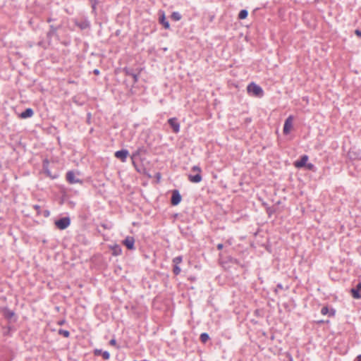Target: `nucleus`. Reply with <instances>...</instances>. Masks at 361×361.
Listing matches in <instances>:
<instances>
[{
  "mask_svg": "<svg viewBox=\"0 0 361 361\" xmlns=\"http://www.w3.org/2000/svg\"><path fill=\"white\" fill-rule=\"evenodd\" d=\"M247 90L249 94L255 97H262L264 95L262 88L255 82L250 83L247 87Z\"/></svg>",
  "mask_w": 361,
  "mask_h": 361,
  "instance_id": "1",
  "label": "nucleus"
},
{
  "mask_svg": "<svg viewBox=\"0 0 361 361\" xmlns=\"http://www.w3.org/2000/svg\"><path fill=\"white\" fill-rule=\"evenodd\" d=\"M55 226L60 230L67 228L71 224V219L68 216L62 217L54 222Z\"/></svg>",
  "mask_w": 361,
  "mask_h": 361,
  "instance_id": "2",
  "label": "nucleus"
},
{
  "mask_svg": "<svg viewBox=\"0 0 361 361\" xmlns=\"http://www.w3.org/2000/svg\"><path fill=\"white\" fill-rule=\"evenodd\" d=\"M66 179L70 184H82L83 180L78 178L73 171H68L66 175Z\"/></svg>",
  "mask_w": 361,
  "mask_h": 361,
  "instance_id": "3",
  "label": "nucleus"
},
{
  "mask_svg": "<svg viewBox=\"0 0 361 361\" xmlns=\"http://www.w3.org/2000/svg\"><path fill=\"white\" fill-rule=\"evenodd\" d=\"M173 262V273L174 275L178 276L180 274L181 269L179 267V264L183 262V257L181 255L174 257Z\"/></svg>",
  "mask_w": 361,
  "mask_h": 361,
  "instance_id": "4",
  "label": "nucleus"
},
{
  "mask_svg": "<svg viewBox=\"0 0 361 361\" xmlns=\"http://www.w3.org/2000/svg\"><path fill=\"white\" fill-rule=\"evenodd\" d=\"M61 25H49V30L47 33V38L49 43L51 42L53 37H58L57 31L61 28Z\"/></svg>",
  "mask_w": 361,
  "mask_h": 361,
  "instance_id": "5",
  "label": "nucleus"
},
{
  "mask_svg": "<svg viewBox=\"0 0 361 361\" xmlns=\"http://www.w3.org/2000/svg\"><path fill=\"white\" fill-rule=\"evenodd\" d=\"M123 245H124L128 250H135V238L133 236H127L123 241Z\"/></svg>",
  "mask_w": 361,
  "mask_h": 361,
  "instance_id": "6",
  "label": "nucleus"
},
{
  "mask_svg": "<svg viewBox=\"0 0 361 361\" xmlns=\"http://www.w3.org/2000/svg\"><path fill=\"white\" fill-rule=\"evenodd\" d=\"M168 123L172 128L174 133H178L180 131V123L177 118L173 117L168 120Z\"/></svg>",
  "mask_w": 361,
  "mask_h": 361,
  "instance_id": "7",
  "label": "nucleus"
},
{
  "mask_svg": "<svg viewBox=\"0 0 361 361\" xmlns=\"http://www.w3.org/2000/svg\"><path fill=\"white\" fill-rule=\"evenodd\" d=\"M293 116H289L285 121L283 125V133L284 135H288L290 133L291 128L293 127Z\"/></svg>",
  "mask_w": 361,
  "mask_h": 361,
  "instance_id": "8",
  "label": "nucleus"
},
{
  "mask_svg": "<svg viewBox=\"0 0 361 361\" xmlns=\"http://www.w3.org/2000/svg\"><path fill=\"white\" fill-rule=\"evenodd\" d=\"M182 200L181 195L180 194L178 190H174L172 191V195L171 198V204L173 206L178 205Z\"/></svg>",
  "mask_w": 361,
  "mask_h": 361,
  "instance_id": "9",
  "label": "nucleus"
},
{
  "mask_svg": "<svg viewBox=\"0 0 361 361\" xmlns=\"http://www.w3.org/2000/svg\"><path fill=\"white\" fill-rule=\"evenodd\" d=\"M129 152L126 149L116 151L114 154L115 157L117 158L118 159H120L122 162L126 161Z\"/></svg>",
  "mask_w": 361,
  "mask_h": 361,
  "instance_id": "10",
  "label": "nucleus"
},
{
  "mask_svg": "<svg viewBox=\"0 0 361 361\" xmlns=\"http://www.w3.org/2000/svg\"><path fill=\"white\" fill-rule=\"evenodd\" d=\"M308 159L309 157L307 154L301 156L300 159L294 162V166L298 169L303 168L306 165Z\"/></svg>",
  "mask_w": 361,
  "mask_h": 361,
  "instance_id": "11",
  "label": "nucleus"
},
{
  "mask_svg": "<svg viewBox=\"0 0 361 361\" xmlns=\"http://www.w3.org/2000/svg\"><path fill=\"white\" fill-rule=\"evenodd\" d=\"M351 294L353 298H361V282H359L356 286L351 289Z\"/></svg>",
  "mask_w": 361,
  "mask_h": 361,
  "instance_id": "12",
  "label": "nucleus"
},
{
  "mask_svg": "<svg viewBox=\"0 0 361 361\" xmlns=\"http://www.w3.org/2000/svg\"><path fill=\"white\" fill-rule=\"evenodd\" d=\"M75 24L80 30H86L90 27V23L87 19H84L80 21H75Z\"/></svg>",
  "mask_w": 361,
  "mask_h": 361,
  "instance_id": "13",
  "label": "nucleus"
},
{
  "mask_svg": "<svg viewBox=\"0 0 361 361\" xmlns=\"http://www.w3.org/2000/svg\"><path fill=\"white\" fill-rule=\"evenodd\" d=\"M93 353L95 356L102 355L104 360H109L110 358V353L108 351H103L102 349H94Z\"/></svg>",
  "mask_w": 361,
  "mask_h": 361,
  "instance_id": "14",
  "label": "nucleus"
},
{
  "mask_svg": "<svg viewBox=\"0 0 361 361\" xmlns=\"http://www.w3.org/2000/svg\"><path fill=\"white\" fill-rule=\"evenodd\" d=\"M321 314L323 315L328 314L329 317H332L336 314V310L334 308L329 309L328 306H324L322 307Z\"/></svg>",
  "mask_w": 361,
  "mask_h": 361,
  "instance_id": "15",
  "label": "nucleus"
},
{
  "mask_svg": "<svg viewBox=\"0 0 361 361\" xmlns=\"http://www.w3.org/2000/svg\"><path fill=\"white\" fill-rule=\"evenodd\" d=\"M34 111L31 108H27L24 111H23L20 115L19 117L23 119L30 118L33 116Z\"/></svg>",
  "mask_w": 361,
  "mask_h": 361,
  "instance_id": "16",
  "label": "nucleus"
},
{
  "mask_svg": "<svg viewBox=\"0 0 361 361\" xmlns=\"http://www.w3.org/2000/svg\"><path fill=\"white\" fill-rule=\"evenodd\" d=\"M110 249L112 251V255L114 256H118L122 254V248L121 245L118 244H114L110 246Z\"/></svg>",
  "mask_w": 361,
  "mask_h": 361,
  "instance_id": "17",
  "label": "nucleus"
},
{
  "mask_svg": "<svg viewBox=\"0 0 361 361\" xmlns=\"http://www.w3.org/2000/svg\"><path fill=\"white\" fill-rule=\"evenodd\" d=\"M188 177V180L190 182L195 183H198L201 182L202 180V175L200 173H197L195 175L189 174Z\"/></svg>",
  "mask_w": 361,
  "mask_h": 361,
  "instance_id": "18",
  "label": "nucleus"
},
{
  "mask_svg": "<svg viewBox=\"0 0 361 361\" xmlns=\"http://www.w3.org/2000/svg\"><path fill=\"white\" fill-rule=\"evenodd\" d=\"M46 163L47 165H45V164H43V170L46 176L49 177L52 180L57 178L59 176L57 174L52 175V173H51L50 170L48 169L47 166L48 161H46Z\"/></svg>",
  "mask_w": 361,
  "mask_h": 361,
  "instance_id": "19",
  "label": "nucleus"
},
{
  "mask_svg": "<svg viewBox=\"0 0 361 361\" xmlns=\"http://www.w3.org/2000/svg\"><path fill=\"white\" fill-rule=\"evenodd\" d=\"M4 316L7 319H11L13 317H14L15 313L13 311L11 310L8 307H5L3 310Z\"/></svg>",
  "mask_w": 361,
  "mask_h": 361,
  "instance_id": "20",
  "label": "nucleus"
},
{
  "mask_svg": "<svg viewBox=\"0 0 361 361\" xmlns=\"http://www.w3.org/2000/svg\"><path fill=\"white\" fill-rule=\"evenodd\" d=\"M159 23L163 25L165 29H169L170 28V24L169 21L166 19L164 13H162V15L159 17Z\"/></svg>",
  "mask_w": 361,
  "mask_h": 361,
  "instance_id": "21",
  "label": "nucleus"
},
{
  "mask_svg": "<svg viewBox=\"0 0 361 361\" xmlns=\"http://www.w3.org/2000/svg\"><path fill=\"white\" fill-rule=\"evenodd\" d=\"M146 149L144 147H139L135 152H134L132 154V159H134L135 158L139 157L142 154H145Z\"/></svg>",
  "mask_w": 361,
  "mask_h": 361,
  "instance_id": "22",
  "label": "nucleus"
},
{
  "mask_svg": "<svg viewBox=\"0 0 361 361\" xmlns=\"http://www.w3.org/2000/svg\"><path fill=\"white\" fill-rule=\"evenodd\" d=\"M138 71V69L137 70H134L133 68H128V67H124L123 68V72L125 73V75H129V76H133L135 73H136L137 71Z\"/></svg>",
  "mask_w": 361,
  "mask_h": 361,
  "instance_id": "23",
  "label": "nucleus"
},
{
  "mask_svg": "<svg viewBox=\"0 0 361 361\" xmlns=\"http://www.w3.org/2000/svg\"><path fill=\"white\" fill-rule=\"evenodd\" d=\"M182 16L178 11H174L171 15V18L174 21H178L181 19Z\"/></svg>",
  "mask_w": 361,
  "mask_h": 361,
  "instance_id": "24",
  "label": "nucleus"
},
{
  "mask_svg": "<svg viewBox=\"0 0 361 361\" xmlns=\"http://www.w3.org/2000/svg\"><path fill=\"white\" fill-rule=\"evenodd\" d=\"M248 16V11L246 9H242L238 13V19H245Z\"/></svg>",
  "mask_w": 361,
  "mask_h": 361,
  "instance_id": "25",
  "label": "nucleus"
},
{
  "mask_svg": "<svg viewBox=\"0 0 361 361\" xmlns=\"http://www.w3.org/2000/svg\"><path fill=\"white\" fill-rule=\"evenodd\" d=\"M209 336L207 333H202L200 336V339L202 343H206L209 340Z\"/></svg>",
  "mask_w": 361,
  "mask_h": 361,
  "instance_id": "26",
  "label": "nucleus"
},
{
  "mask_svg": "<svg viewBox=\"0 0 361 361\" xmlns=\"http://www.w3.org/2000/svg\"><path fill=\"white\" fill-rule=\"evenodd\" d=\"M58 333L59 335H61L65 338H68L70 336V332L68 330L61 329L59 330Z\"/></svg>",
  "mask_w": 361,
  "mask_h": 361,
  "instance_id": "27",
  "label": "nucleus"
},
{
  "mask_svg": "<svg viewBox=\"0 0 361 361\" xmlns=\"http://www.w3.org/2000/svg\"><path fill=\"white\" fill-rule=\"evenodd\" d=\"M304 167H305L307 169L314 171V172L316 171V170H317L316 166L312 163H307Z\"/></svg>",
  "mask_w": 361,
  "mask_h": 361,
  "instance_id": "28",
  "label": "nucleus"
},
{
  "mask_svg": "<svg viewBox=\"0 0 361 361\" xmlns=\"http://www.w3.org/2000/svg\"><path fill=\"white\" fill-rule=\"evenodd\" d=\"M140 71H141V69L140 70H138L136 73H135V74L132 76L133 79V84H135L138 82V79H139V75L140 73Z\"/></svg>",
  "mask_w": 361,
  "mask_h": 361,
  "instance_id": "29",
  "label": "nucleus"
},
{
  "mask_svg": "<svg viewBox=\"0 0 361 361\" xmlns=\"http://www.w3.org/2000/svg\"><path fill=\"white\" fill-rule=\"evenodd\" d=\"M266 212H267L268 216H271L275 212V209L272 207H267Z\"/></svg>",
  "mask_w": 361,
  "mask_h": 361,
  "instance_id": "30",
  "label": "nucleus"
},
{
  "mask_svg": "<svg viewBox=\"0 0 361 361\" xmlns=\"http://www.w3.org/2000/svg\"><path fill=\"white\" fill-rule=\"evenodd\" d=\"M32 207L36 211L37 215L40 216L42 213L41 207L38 204H35L32 206Z\"/></svg>",
  "mask_w": 361,
  "mask_h": 361,
  "instance_id": "31",
  "label": "nucleus"
},
{
  "mask_svg": "<svg viewBox=\"0 0 361 361\" xmlns=\"http://www.w3.org/2000/svg\"><path fill=\"white\" fill-rule=\"evenodd\" d=\"M89 1L92 4V8L93 11H94L96 10V6L98 3V1L97 0H89Z\"/></svg>",
  "mask_w": 361,
  "mask_h": 361,
  "instance_id": "32",
  "label": "nucleus"
},
{
  "mask_svg": "<svg viewBox=\"0 0 361 361\" xmlns=\"http://www.w3.org/2000/svg\"><path fill=\"white\" fill-rule=\"evenodd\" d=\"M191 170H192V171H196V172L200 173H201V172H202V169H201V168H200V166H193L192 167V169H191Z\"/></svg>",
  "mask_w": 361,
  "mask_h": 361,
  "instance_id": "33",
  "label": "nucleus"
},
{
  "mask_svg": "<svg viewBox=\"0 0 361 361\" xmlns=\"http://www.w3.org/2000/svg\"><path fill=\"white\" fill-rule=\"evenodd\" d=\"M109 344L111 345L116 346V348H119V346L117 345V342H116V340L115 338L111 339L110 341H109Z\"/></svg>",
  "mask_w": 361,
  "mask_h": 361,
  "instance_id": "34",
  "label": "nucleus"
},
{
  "mask_svg": "<svg viewBox=\"0 0 361 361\" xmlns=\"http://www.w3.org/2000/svg\"><path fill=\"white\" fill-rule=\"evenodd\" d=\"M41 215H43L44 217H49L50 215V212L48 209H45L42 211Z\"/></svg>",
  "mask_w": 361,
  "mask_h": 361,
  "instance_id": "35",
  "label": "nucleus"
},
{
  "mask_svg": "<svg viewBox=\"0 0 361 361\" xmlns=\"http://www.w3.org/2000/svg\"><path fill=\"white\" fill-rule=\"evenodd\" d=\"M283 288V285L281 283H278L276 286V288L275 289V292L277 293L278 290H282Z\"/></svg>",
  "mask_w": 361,
  "mask_h": 361,
  "instance_id": "36",
  "label": "nucleus"
},
{
  "mask_svg": "<svg viewBox=\"0 0 361 361\" xmlns=\"http://www.w3.org/2000/svg\"><path fill=\"white\" fill-rule=\"evenodd\" d=\"M355 34L357 37H360V38H361V30H357H357H355Z\"/></svg>",
  "mask_w": 361,
  "mask_h": 361,
  "instance_id": "37",
  "label": "nucleus"
},
{
  "mask_svg": "<svg viewBox=\"0 0 361 361\" xmlns=\"http://www.w3.org/2000/svg\"><path fill=\"white\" fill-rule=\"evenodd\" d=\"M93 73H94V75H99L100 71H99V69H94V70L93 71Z\"/></svg>",
  "mask_w": 361,
  "mask_h": 361,
  "instance_id": "38",
  "label": "nucleus"
},
{
  "mask_svg": "<svg viewBox=\"0 0 361 361\" xmlns=\"http://www.w3.org/2000/svg\"><path fill=\"white\" fill-rule=\"evenodd\" d=\"M216 247H217V249L220 250L223 249L224 245L222 243H219V244L217 245Z\"/></svg>",
  "mask_w": 361,
  "mask_h": 361,
  "instance_id": "39",
  "label": "nucleus"
},
{
  "mask_svg": "<svg viewBox=\"0 0 361 361\" xmlns=\"http://www.w3.org/2000/svg\"><path fill=\"white\" fill-rule=\"evenodd\" d=\"M251 121H252L251 118H246L245 119V123H251Z\"/></svg>",
  "mask_w": 361,
  "mask_h": 361,
  "instance_id": "40",
  "label": "nucleus"
},
{
  "mask_svg": "<svg viewBox=\"0 0 361 361\" xmlns=\"http://www.w3.org/2000/svg\"><path fill=\"white\" fill-rule=\"evenodd\" d=\"M65 322H66V321L64 319H63V320L59 321L58 324L63 325L65 324Z\"/></svg>",
  "mask_w": 361,
  "mask_h": 361,
  "instance_id": "41",
  "label": "nucleus"
},
{
  "mask_svg": "<svg viewBox=\"0 0 361 361\" xmlns=\"http://www.w3.org/2000/svg\"><path fill=\"white\" fill-rule=\"evenodd\" d=\"M231 262H232L233 263L236 264H240L239 260H238V259H233V260H231Z\"/></svg>",
  "mask_w": 361,
  "mask_h": 361,
  "instance_id": "42",
  "label": "nucleus"
},
{
  "mask_svg": "<svg viewBox=\"0 0 361 361\" xmlns=\"http://www.w3.org/2000/svg\"><path fill=\"white\" fill-rule=\"evenodd\" d=\"M52 21H54V19L52 18H48L47 20V23H51Z\"/></svg>",
  "mask_w": 361,
  "mask_h": 361,
  "instance_id": "43",
  "label": "nucleus"
},
{
  "mask_svg": "<svg viewBox=\"0 0 361 361\" xmlns=\"http://www.w3.org/2000/svg\"><path fill=\"white\" fill-rule=\"evenodd\" d=\"M357 361H361V355H358V356L357 357Z\"/></svg>",
  "mask_w": 361,
  "mask_h": 361,
  "instance_id": "44",
  "label": "nucleus"
},
{
  "mask_svg": "<svg viewBox=\"0 0 361 361\" xmlns=\"http://www.w3.org/2000/svg\"><path fill=\"white\" fill-rule=\"evenodd\" d=\"M3 219H4L3 216H0V220H3Z\"/></svg>",
  "mask_w": 361,
  "mask_h": 361,
  "instance_id": "45",
  "label": "nucleus"
}]
</instances>
